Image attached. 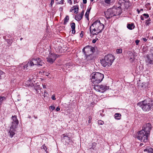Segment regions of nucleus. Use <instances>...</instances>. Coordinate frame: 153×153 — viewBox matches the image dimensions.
<instances>
[{
  "instance_id": "nucleus-1",
  "label": "nucleus",
  "mask_w": 153,
  "mask_h": 153,
  "mask_svg": "<svg viewBox=\"0 0 153 153\" xmlns=\"http://www.w3.org/2000/svg\"><path fill=\"white\" fill-rule=\"evenodd\" d=\"M151 128V124L148 123L145 124L143 125L142 129L138 132L136 137L141 142L145 143H147Z\"/></svg>"
},
{
  "instance_id": "nucleus-2",
  "label": "nucleus",
  "mask_w": 153,
  "mask_h": 153,
  "mask_svg": "<svg viewBox=\"0 0 153 153\" xmlns=\"http://www.w3.org/2000/svg\"><path fill=\"white\" fill-rule=\"evenodd\" d=\"M104 28V25L97 20L91 25L90 27V33L93 35H97L102 32Z\"/></svg>"
},
{
  "instance_id": "nucleus-3",
  "label": "nucleus",
  "mask_w": 153,
  "mask_h": 153,
  "mask_svg": "<svg viewBox=\"0 0 153 153\" xmlns=\"http://www.w3.org/2000/svg\"><path fill=\"white\" fill-rule=\"evenodd\" d=\"M137 105L140 107L143 111L148 112L151 110L153 106V101L150 98H147L139 102Z\"/></svg>"
},
{
  "instance_id": "nucleus-4",
  "label": "nucleus",
  "mask_w": 153,
  "mask_h": 153,
  "mask_svg": "<svg viewBox=\"0 0 153 153\" xmlns=\"http://www.w3.org/2000/svg\"><path fill=\"white\" fill-rule=\"evenodd\" d=\"M115 59V57L111 54H108L105 56L104 59L100 60L102 65L105 67L107 65L111 66L113 62Z\"/></svg>"
},
{
  "instance_id": "nucleus-5",
  "label": "nucleus",
  "mask_w": 153,
  "mask_h": 153,
  "mask_svg": "<svg viewBox=\"0 0 153 153\" xmlns=\"http://www.w3.org/2000/svg\"><path fill=\"white\" fill-rule=\"evenodd\" d=\"M91 81L95 85L98 84L104 78V75L99 72H94L91 75Z\"/></svg>"
},
{
  "instance_id": "nucleus-6",
  "label": "nucleus",
  "mask_w": 153,
  "mask_h": 153,
  "mask_svg": "<svg viewBox=\"0 0 153 153\" xmlns=\"http://www.w3.org/2000/svg\"><path fill=\"white\" fill-rule=\"evenodd\" d=\"M33 65H36L39 67L42 66L44 64L43 62L39 58H33L30 60Z\"/></svg>"
},
{
  "instance_id": "nucleus-7",
  "label": "nucleus",
  "mask_w": 153,
  "mask_h": 153,
  "mask_svg": "<svg viewBox=\"0 0 153 153\" xmlns=\"http://www.w3.org/2000/svg\"><path fill=\"white\" fill-rule=\"evenodd\" d=\"M95 51L94 48L89 45L85 46L82 49V51L85 55H87V53H94Z\"/></svg>"
},
{
  "instance_id": "nucleus-8",
  "label": "nucleus",
  "mask_w": 153,
  "mask_h": 153,
  "mask_svg": "<svg viewBox=\"0 0 153 153\" xmlns=\"http://www.w3.org/2000/svg\"><path fill=\"white\" fill-rule=\"evenodd\" d=\"M104 13L105 16L107 19H110L113 16H115V14L113 12V8L108 9Z\"/></svg>"
},
{
  "instance_id": "nucleus-9",
  "label": "nucleus",
  "mask_w": 153,
  "mask_h": 153,
  "mask_svg": "<svg viewBox=\"0 0 153 153\" xmlns=\"http://www.w3.org/2000/svg\"><path fill=\"white\" fill-rule=\"evenodd\" d=\"M12 118L13 121L12 122L11 128H16L19 124V121L17 118V116L16 115L13 116L12 117Z\"/></svg>"
},
{
  "instance_id": "nucleus-10",
  "label": "nucleus",
  "mask_w": 153,
  "mask_h": 153,
  "mask_svg": "<svg viewBox=\"0 0 153 153\" xmlns=\"http://www.w3.org/2000/svg\"><path fill=\"white\" fill-rule=\"evenodd\" d=\"M48 57V62L52 64L56 59L57 56L56 54L53 53H50Z\"/></svg>"
},
{
  "instance_id": "nucleus-11",
  "label": "nucleus",
  "mask_w": 153,
  "mask_h": 153,
  "mask_svg": "<svg viewBox=\"0 0 153 153\" xmlns=\"http://www.w3.org/2000/svg\"><path fill=\"white\" fill-rule=\"evenodd\" d=\"M22 65L24 67V69L25 70L31 69V67L33 66L30 60L26 64L23 63L22 64Z\"/></svg>"
},
{
  "instance_id": "nucleus-12",
  "label": "nucleus",
  "mask_w": 153,
  "mask_h": 153,
  "mask_svg": "<svg viewBox=\"0 0 153 153\" xmlns=\"http://www.w3.org/2000/svg\"><path fill=\"white\" fill-rule=\"evenodd\" d=\"M93 56L92 54H90L87 56L86 59H85V61L86 64H88L90 62H91L93 60Z\"/></svg>"
},
{
  "instance_id": "nucleus-13",
  "label": "nucleus",
  "mask_w": 153,
  "mask_h": 153,
  "mask_svg": "<svg viewBox=\"0 0 153 153\" xmlns=\"http://www.w3.org/2000/svg\"><path fill=\"white\" fill-rule=\"evenodd\" d=\"M113 12L115 14V16L119 15L122 13V10L120 7L117 8H112Z\"/></svg>"
},
{
  "instance_id": "nucleus-14",
  "label": "nucleus",
  "mask_w": 153,
  "mask_h": 153,
  "mask_svg": "<svg viewBox=\"0 0 153 153\" xmlns=\"http://www.w3.org/2000/svg\"><path fill=\"white\" fill-rule=\"evenodd\" d=\"M145 60L148 65L153 64V59L151 58L148 54L146 55V58Z\"/></svg>"
},
{
  "instance_id": "nucleus-15",
  "label": "nucleus",
  "mask_w": 153,
  "mask_h": 153,
  "mask_svg": "<svg viewBox=\"0 0 153 153\" xmlns=\"http://www.w3.org/2000/svg\"><path fill=\"white\" fill-rule=\"evenodd\" d=\"M84 15V11H83L80 14H77L75 16V19L78 21H80L82 19Z\"/></svg>"
},
{
  "instance_id": "nucleus-16",
  "label": "nucleus",
  "mask_w": 153,
  "mask_h": 153,
  "mask_svg": "<svg viewBox=\"0 0 153 153\" xmlns=\"http://www.w3.org/2000/svg\"><path fill=\"white\" fill-rule=\"evenodd\" d=\"M16 128H11V127H10V129L9 131V134L10 136V137H12L15 134V131H16L15 129Z\"/></svg>"
},
{
  "instance_id": "nucleus-17",
  "label": "nucleus",
  "mask_w": 153,
  "mask_h": 153,
  "mask_svg": "<svg viewBox=\"0 0 153 153\" xmlns=\"http://www.w3.org/2000/svg\"><path fill=\"white\" fill-rule=\"evenodd\" d=\"M100 92L102 93L104 91H105L106 90L109 89L108 87H107L106 85H100Z\"/></svg>"
},
{
  "instance_id": "nucleus-18",
  "label": "nucleus",
  "mask_w": 153,
  "mask_h": 153,
  "mask_svg": "<svg viewBox=\"0 0 153 153\" xmlns=\"http://www.w3.org/2000/svg\"><path fill=\"white\" fill-rule=\"evenodd\" d=\"M127 27L129 30H132L134 29L135 25L133 23L128 24L127 25Z\"/></svg>"
},
{
  "instance_id": "nucleus-19",
  "label": "nucleus",
  "mask_w": 153,
  "mask_h": 153,
  "mask_svg": "<svg viewBox=\"0 0 153 153\" xmlns=\"http://www.w3.org/2000/svg\"><path fill=\"white\" fill-rule=\"evenodd\" d=\"M71 27L72 28V33L74 34L75 33V24L73 22L71 25Z\"/></svg>"
},
{
  "instance_id": "nucleus-20",
  "label": "nucleus",
  "mask_w": 153,
  "mask_h": 153,
  "mask_svg": "<svg viewBox=\"0 0 153 153\" xmlns=\"http://www.w3.org/2000/svg\"><path fill=\"white\" fill-rule=\"evenodd\" d=\"M98 84L95 85L93 83H92V85L94 86V89L97 91H100V85H99Z\"/></svg>"
},
{
  "instance_id": "nucleus-21",
  "label": "nucleus",
  "mask_w": 153,
  "mask_h": 153,
  "mask_svg": "<svg viewBox=\"0 0 153 153\" xmlns=\"http://www.w3.org/2000/svg\"><path fill=\"white\" fill-rule=\"evenodd\" d=\"M73 9H72V10H74V13H78L79 10L78 5L74 6L73 7Z\"/></svg>"
},
{
  "instance_id": "nucleus-22",
  "label": "nucleus",
  "mask_w": 153,
  "mask_h": 153,
  "mask_svg": "<svg viewBox=\"0 0 153 153\" xmlns=\"http://www.w3.org/2000/svg\"><path fill=\"white\" fill-rule=\"evenodd\" d=\"M121 114L119 113H116L115 114L114 117L115 119L120 120L121 119Z\"/></svg>"
},
{
  "instance_id": "nucleus-23",
  "label": "nucleus",
  "mask_w": 153,
  "mask_h": 153,
  "mask_svg": "<svg viewBox=\"0 0 153 153\" xmlns=\"http://www.w3.org/2000/svg\"><path fill=\"white\" fill-rule=\"evenodd\" d=\"M6 98L4 97L0 96V106L1 105L3 102L6 100Z\"/></svg>"
},
{
  "instance_id": "nucleus-24",
  "label": "nucleus",
  "mask_w": 153,
  "mask_h": 153,
  "mask_svg": "<svg viewBox=\"0 0 153 153\" xmlns=\"http://www.w3.org/2000/svg\"><path fill=\"white\" fill-rule=\"evenodd\" d=\"M144 151V152H147L148 153H153V149L151 148L145 149Z\"/></svg>"
},
{
  "instance_id": "nucleus-25",
  "label": "nucleus",
  "mask_w": 153,
  "mask_h": 153,
  "mask_svg": "<svg viewBox=\"0 0 153 153\" xmlns=\"http://www.w3.org/2000/svg\"><path fill=\"white\" fill-rule=\"evenodd\" d=\"M124 5L125 8L127 9L130 6V3L128 1H126L124 3Z\"/></svg>"
},
{
  "instance_id": "nucleus-26",
  "label": "nucleus",
  "mask_w": 153,
  "mask_h": 153,
  "mask_svg": "<svg viewBox=\"0 0 153 153\" xmlns=\"http://www.w3.org/2000/svg\"><path fill=\"white\" fill-rule=\"evenodd\" d=\"M5 76L4 73L0 70V79L4 78Z\"/></svg>"
},
{
  "instance_id": "nucleus-27",
  "label": "nucleus",
  "mask_w": 153,
  "mask_h": 153,
  "mask_svg": "<svg viewBox=\"0 0 153 153\" xmlns=\"http://www.w3.org/2000/svg\"><path fill=\"white\" fill-rule=\"evenodd\" d=\"M60 45L59 46V45L57 43V45H56L55 46L56 48H57L59 50V51L60 52H62V47H61V46L60 45Z\"/></svg>"
},
{
  "instance_id": "nucleus-28",
  "label": "nucleus",
  "mask_w": 153,
  "mask_h": 153,
  "mask_svg": "<svg viewBox=\"0 0 153 153\" xmlns=\"http://www.w3.org/2000/svg\"><path fill=\"white\" fill-rule=\"evenodd\" d=\"M69 20V17L68 16H67L64 19V24H66L68 22Z\"/></svg>"
},
{
  "instance_id": "nucleus-29",
  "label": "nucleus",
  "mask_w": 153,
  "mask_h": 153,
  "mask_svg": "<svg viewBox=\"0 0 153 153\" xmlns=\"http://www.w3.org/2000/svg\"><path fill=\"white\" fill-rule=\"evenodd\" d=\"M130 54L131 55H130V57H129V59H130V60H131V59H132L131 61H132L134 60V54L131 53H130Z\"/></svg>"
},
{
  "instance_id": "nucleus-30",
  "label": "nucleus",
  "mask_w": 153,
  "mask_h": 153,
  "mask_svg": "<svg viewBox=\"0 0 153 153\" xmlns=\"http://www.w3.org/2000/svg\"><path fill=\"white\" fill-rule=\"evenodd\" d=\"M114 0H105L104 1L105 3L107 4H110L111 3L113 2Z\"/></svg>"
},
{
  "instance_id": "nucleus-31",
  "label": "nucleus",
  "mask_w": 153,
  "mask_h": 153,
  "mask_svg": "<svg viewBox=\"0 0 153 153\" xmlns=\"http://www.w3.org/2000/svg\"><path fill=\"white\" fill-rule=\"evenodd\" d=\"M116 52L117 54H120L122 53V50L121 49H117L116 50Z\"/></svg>"
},
{
  "instance_id": "nucleus-32",
  "label": "nucleus",
  "mask_w": 153,
  "mask_h": 153,
  "mask_svg": "<svg viewBox=\"0 0 153 153\" xmlns=\"http://www.w3.org/2000/svg\"><path fill=\"white\" fill-rule=\"evenodd\" d=\"M42 148L43 149L45 150V151H46L47 153H48V152L47 150V147L46 146H45L44 145H43L42 146Z\"/></svg>"
},
{
  "instance_id": "nucleus-33",
  "label": "nucleus",
  "mask_w": 153,
  "mask_h": 153,
  "mask_svg": "<svg viewBox=\"0 0 153 153\" xmlns=\"http://www.w3.org/2000/svg\"><path fill=\"white\" fill-rule=\"evenodd\" d=\"M6 41H7L8 44V45H10L12 44V42H11L10 40L9 39H6Z\"/></svg>"
},
{
  "instance_id": "nucleus-34",
  "label": "nucleus",
  "mask_w": 153,
  "mask_h": 153,
  "mask_svg": "<svg viewBox=\"0 0 153 153\" xmlns=\"http://www.w3.org/2000/svg\"><path fill=\"white\" fill-rule=\"evenodd\" d=\"M47 93L46 90H44V95L43 96H44V98L45 99V97H47Z\"/></svg>"
},
{
  "instance_id": "nucleus-35",
  "label": "nucleus",
  "mask_w": 153,
  "mask_h": 153,
  "mask_svg": "<svg viewBox=\"0 0 153 153\" xmlns=\"http://www.w3.org/2000/svg\"><path fill=\"white\" fill-rule=\"evenodd\" d=\"M151 20L150 19V18L148 19L147 20H146V24L147 25H149V24L150 23L149 22Z\"/></svg>"
},
{
  "instance_id": "nucleus-36",
  "label": "nucleus",
  "mask_w": 153,
  "mask_h": 153,
  "mask_svg": "<svg viewBox=\"0 0 153 153\" xmlns=\"http://www.w3.org/2000/svg\"><path fill=\"white\" fill-rule=\"evenodd\" d=\"M98 123L100 125H102L104 124V122L103 121H102V120H99L98 121Z\"/></svg>"
},
{
  "instance_id": "nucleus-37",
  "label": "nucleus",
  "mask_w": 153,
  "mask_h": 153,
  "mask_svg": "<svg viewBox=\"0 0 153 153\" xmlns=\"http://www.w3.org/2000/svg\"><path fill=\"white\" fill-rule=\"evenodd\" d=\"M55 107L53 105L49 107V109L50 110L53 111L55 109Z\"/></svg>"
},
{
  "instance_id": "nucleus-38",
  "label": "nucleus",
  "mask_w": 153,
  "mask_h": 153,
  "mask_svg": "<svg viewBox=\"0 0 153 153\" xmlns=\"http://www.w3.org/2000/svg\"><path fill=\"white\" fill-rule=\"evenodd\" d=\"M126 1L125 0H119V3L120 4H124L125 3Z\"/></svg>"
},
{
  "instance_id": "nucleus-39",
  "label": "nucleus",
  "mask_w": 153,
  "mask_h": 153,
  "mask_svg": "<svg viewBox=\"0 0 153 153\" xmlns=\"http://www.w3.org/2000/svg\"><path fill=\"white\" fill-rule=\"evenodd\" d=\"M96 144L95 143H93L92 144V146L91 149H94L95 147L96 146Z\"/></svg>"
},
{
  "instance_id": "nucleus-40",
  "label": "nucleus",
  "mask_w": 153,
  "mask_h": 153,
  "mask_svg": "<svg viewBox=\"0 0 153 153\" xmlns=\"http://www.w3.org/2000/svg\"><path fill=\"white\" fill-rule=\"evenodd\" d=\"M143 15L144 16L145 18H147L149 17V15L148 14L144 13Z\"/></svg>"
},
{
  "instance_id": "nucleus-41",
  "label": "nucleus",
  "mask_w": 153,
  "mask_h": 153,
  "mask_svg": "<svg viewBox=\"0 0 153 153\" xmlns=\"http://www.w3.org/2000/svg\"><path fill=\"white\" fill-rule=\"evenodd\" d=\"M89 13H86L85 14V16L86 18L88 19L89 17Z\"/></svg>"
},
{
  "instance_id": "nucleus-42",
  "label": "nucleus",
  "mask_w": 153,
  "mask_h": 153,
  "mask_svg": "<svg viewBox=\"0 0 153 153\" xmlns=\"http://www.w3.org/2000/svg\"><path fill=\"white\" fill-rule=\"evenodd\" d=\"M63 139H65L66 140H69V138L68 137V136H64L63 137Z\"/></svg>"
},
{
  "instance_id": "nucleus-43",
  "label": "nucleus",
  "mask_w": 153,
  "mask_h": 153,
  "mask_svg": "<svg viewBox=\"0 0 153 153\" xmlns=\"http://www.w3.org/2000/svg\"><path fill=\"white\" fill-rule=\"evenodd\" d=\"M55 97V94H53L52 96V97H51V99L53 100H56V98Z\"/></svg>"
},
{
  "instance_id": "nucleus-44",
  "label": "nucleus",
  "mask_w": 153,
  "mask_h": 153,
  "mask_svg": "<svg viewBox=\"0 0 153 153\" xmlns=\"http://www.w3.org/2000/svg\"><path fill=\"white\" fill-rule=\"evenodd\" d=\"M64 0H61L60 2H58V4H63V2H64Z\"/></svg>"
},
{
  "instance_id": "nucleus-45",
  "label": "nucleus",
  "mask_w": 153,
  "mask_h": 153,
  "mask_svg": "<svg viewBox=\"0 0 153 153\" xmlns=\"http://www.w3.org/2000/svg\"><path fill=\"white\" fill-rule=\"evenodd\" d=\"M89 120H88V123H91V120L92 119V118L91 117L89 116Z\"/></svg>"
},
{
  "instance_id": "nucleus-46",
  "label": "nucleus",
  "mask_w": 153,
  "mask_h": 153,
  "mask_svg": "<svg viewBox=\"0 0 153 153\" xmlns=\"http://www.w3.org/2000/svg\"><path fill=\"white\" fill-rule=\"evenodd\" d=\"M51 0V2L50 4V5H51V6H52V5L54 3V0Z\"/></svg>"
},
{
  "instance_id": "nucleus-47",
  "label": "nucleus",
  "mask_w": 153,
  "mask_h": 153,
  "mask_svg": "<svg viewBox=\"0 0 153 153\" xmlns=\"http://www.w3.org/2000/svg\"><path fill=\"white\" fill-rule=\"evenodd\" d=\"M139 40H137L135 41V43L137 45H138L139 43Z\"/></svg>"
},
{
  "instance_id": "nucleus-48",
  "label": "nucleus",
  "mask_w": 153,
  "mask_h": 153,
  "mask_svg": "<svg viewBox=\"0 0 153 153\" xmlns=\"http://www.w3.org/2000/svg\"><path fill=\"white\" fill-rule=\"evenodd\" d=\"M140 18L142 20H143L144 19L143 16V15L141 16Z\"/></svg>"
},
{
  "instance_id": "nucleus-49",
  "label": "nucleus",
  "mask_w": 153,
  "mask_h": 153,
  "mask_svg": "<svg viewBox=\"0 0 153 153\" xmlns=\"http://www.w3.org/2000/svg\"><path fill=\"white\" fill-rule=\"evenodd\" d=\"M90 10H91V8H90V9H88L87 10V11H86V13H90Z\"/></svg>"
},
{
  "instance_id": "nucleus-50",
  "label": "nucleus",
  "mask_w": 153,
  "mask_h": 153,
  "mask_svg": "<svg viewBox=\"0 0 153 153\" xmlns=\"http://www.w3.org/2000/svg\"><path fill=\"white\" fill-rule=\"evenodd\" d=\"M60 110V108L59 107H58L56 108V111H58Z\"/></svg>"
},
{
  "instance_id": "nucleus-51",
  "label": "nucleus",
  "mask_w": 153,
  "mask_h": 153,
  "mask_svg": "<svg viewBox=\"0 0 153 153\" xmlns=\"http://www.w3.org/2000/svg\"><path fill=\"white\" fill-rule=\"evenodd\" d=\"M97 41V40L96 39H94L92 40V43H95Z\"/></svg>"
},
{
  "instance_id": "nucleus-52",
  "label": "nucleus",
  "mask_w": 153,
  "mask_h": 153,
  "mask_svg": "<svg viewBox=\"0 0 153 153\" xmlns=\"http://www.w3.org/2000/svg\"><path fill=\"white\" fill-rule=\"evenodd\" d=\"M143 41H144L145 42H146L147 40V39H146V38H143Z\"/></svg>"
},
{
  "instance_id": "nucleus-53",
  "label": "nucleus",
  "mask_w": 153,
  "mask_h": 153,
  "mask_svg": "<svg viewBox=\"0 0 153 153\" xmlns=\"http://www.w3.org/2000/svg\"><path fill=\"white\" fill-rule=\"evenodd\" d=\"M83 2L84 4H86L87 3V0H83Z\"/></svg>"
},
{
  "instance_id": "nucleus-54",
  "label": "nucleus",
  "mask_w": 153,
  "mask_h": 153,
  "mask_svg": "<svg viewBox=\"0 0 153 153\" xmlns=\"http://www.w3.org/2000/svg\"><path fill=\"white\" fill-rule=\"evenodd\" d=\"M78 2V1H77V0H74V3H77Z\"/></svg>"
},
{
  "instance_id": "nucleus-55",
  "label": "nucleus",
  "mask_w": 153,
  "mask_h": 153,
  "mask_svg": "<svg viewBox=\"0 0 153 153\" xmlns=\"http://www.w3.org/2000/svg\"><path fill=\"white\" fill-rule=\"evenodd\" d=\"M43 87L44 88H46V85H43Z\"/></svg>"
},
{
  "instance_id": "nucleus-56",
  "label": "nucleus",
  "mask_w": 153,
  "mask_h": 153,
  "mask_svg": "<svg viewBox=\"0 0 153 153\" xmlns=\"http://www.w3.org/2000/svg\"><path fill=\"white\" fill-rule=\"evenodd\" d=\"M69 1H70V2L69 1H68V2L69 3V2L70 3V4H72V2L71 1V0H69Z\"/></svg>"
},
{
  "instance_id": "nucleus-57",
  "label": "nucleus",
  "mask_w": 153,
  "mask_h": 153,
  "mask_svg": "<svg viewBox=\"0 0 153 153\" xmlns=\"http://www.w3.org/2000/svg\"><path fill=\"white\" fill-rule=\"evenodd\" d=\"M137 10L138 12V13H139L140 12V10H139L138 9H137Z\"/></svg>"
},
{
  "instance_id": "nucleus-58",
  "label": "nucleus",
  "mask_w": 153,
  "mask_h": 153,
  "mask_svg": "<svg viewBox=\"0 0 153 153\" xmlns=\"http://www.w3.org/2000/svg\"><path fill=\"white\" fill-rule=\"evenodd\" d=\"M143 145V143H141L140 144V146H142Z\"/></svg>"
},
{
  "instance_id": "nucleus-59",
  "label": "nucleus",
  "mask_w": 153,
  "mask_h": 153,
  "mask_svg": "<svg viewBox=\"0 0 153 153\" xmlns=\"http://www.w3.org/2000/svg\"><path fill=\"white\" fill-rule=\"evenodd\" d=\"M22 39H23V38H20V40H21H21Z\"/></svg>"
},
{
  "instance_id": "nucleus-60",
  "label": "nucleus",
  "mask_w": 153,
  "mask_h": 153,
  "mask_svg": "<svg viewBox=\"0 0 153 153\" xmlns=\"http://www.w3.org/2000/svg\"><path fill=\"white\" fill-rule=\"evenodd\" d=\"M31 80H30V79H29V80H28V81H30Z\"/></svg>"
},
{
  "instance_id": "nucleus-61",
  "label": "nucleus",
  "mask_w": 153,
  "mask_h": 153,
  "mask_svg": "<svg viewBox=\"0 0 153 153\" xmlns=\"http://www.w3.org/2000/svg\"><path fill=\"white\" fill-rule=\"evenodd\" d=\"M140 11L141 10V11H143V10L142 9H141L140 10Z\"/></svg>"
},
{
  "instance_id": "nucleus-62",
  "label": "nucleus",
  "mask_w": 153,
  "mask_h": 153,
  "mask_svg": "<svg viewBox=\"0 0 153 153\" xmlns=\"http://www.w3.org/2000/svg\"><path fill=\"white\" fill-rule=\"evenodd\" d=\"M94 0H90V1H93Z\"/></svg>"
},
{
  "instance_id": "nucleus-63",
  "label": "nucleus",
  "mask_w": 153,
  "mask_h": 153,
  "mask_svg": "<svg viewBox=\"0 0 153 153\" xmlns=\"http://www.w3.org/2000/svg\"><path fill=\"white\" fill-rule=\"evenodd\" d=\"M72 11V10H70V11Z\"/></svg>"
},
{
  "instance_id": "nucleus-64",
  "label": "nucleus",
  "mask_w": 153,
  "mask_h": 153,
  "mask_svg": "<svg viewBox=\"0 0 153 153\" xmlns=\"http://www.w3.org/2000/svg\"><path fill=\"white\" fill-rule=\"evenodd\" d=\"M58 0H56L57 1H58Z\"/></svg>"
}]
</instances>
